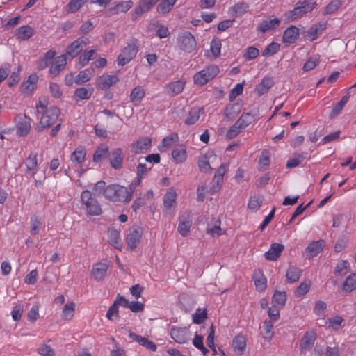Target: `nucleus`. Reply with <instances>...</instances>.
Instances as JSON below:
<instances>
[{"mask_svg":"<svg viewBox=\"0 0 356 356\" xmlns=\"http://www.w3.org/2000/svg\"><path fill=\"white\" fill-rule=\"evenodd\" d=\"M108 267L109 264L106 261L94 264L91 270L93 279L97 282L103 280L107 274Z\"/></svg>","mask_w":356,"mask_h":356,"instance_id":"obj_14","label":"nucleus"},{"mask_svg":"<svg viewBox=\"0 0 356 356\" xmlns=\"http://www.w3.org/2000/svg\"><path fill=\"white\" fill-rule=\"evenodd\" d=\"M302 275V270L296 266H290L286 273V281L289 283H295L299 280Z\"/></svg>","mask_w":356,"mask_h":356,"instance_id":"obj_41","label":"nucleus"},{"mask_svg":"<svg viewBox=\"0 0 356 356\" xmlns=\"http://www.w3.org/2000/svg\"><path fill=\"white\" fill-rule=\"evenodd\" d=\"M95 53V50L90 49L84 51L80 56L78 59V64L79 67H83L88 65L89 61L92 59V57Z\"/></svg>","mask_w":356,"mask_h":356,"instance_id":"obj_54","label":"nucleus"},{"mask_svg":"<svg viewBox=\"0 0 356 356\" xmlns=\"http://www.w3.org/2000/svg\"><path fill=\"white\" fill-rule=\"evenodd\" d=\"M81 199L85 206L86 214L90 216H97L102 213V209L95 196L88 190L81 193Z\"/></svg>","mask_w":356,"mask_h":356,"instance_id":"obj_4","label":"nucleus"},{"mask_svg":"<svg viewBox=\"0 0 356 356\" xmlns=\"http://www.w3.org/2000/svg\"><path fill=\"white\" fill-rule=\"evenodd\" d=\"M120 229L111 227L107 230L108 242L118 250L122 249V241L120 237Z\"/></svg>","mask_w":356,"mask_h":356,"instance_id":"obj_15","label":"nucleus"},{"mask_svg":"<svg viewBox=\"0 0 356 356\" xmlns=\"http://www.w3.org/2000/svg\"><path fill=\"white\" fill-rule=\"evenodd\" d=\"M47 100L45 98L40 99L36 104L37 112L42 114L40 121V126L37 128L38 131H42L44 129L51 126L57 120L60 110L56 106L47 108Z\"/></svg>","mask_w":356,"mask_h":356,"instance_id":"obj_2","label":"nucleus"},{"mask_svg":"<svg viewBox=\"0 0 356 356\" xmlns=\"http://www.w3.org/2000/svg\"><path fill=\"white\" fill-rule=\"evenodd\" d=\"M76 304L74 302H67L62 310L61 318L63 321H70L75 314Z\"/></svg>","mask_w":356,"mask_h":356,"instance_id":"obj_42","label":"nucleus"},{"mask_svg":"<svg viewBox=\"0 0 356 356\" xmlns=\"http://www.w3.org/2000/svg\"><path fill=\"white\" fill-rule=\"evenodd\" d=\"M341 0H332L325 7L323 14L324 15L335 13L341 6Z\"/></svg>","mask_w":356,"mask_h":356,"instance_id":"obj_60","label":"nucleus"},{"mask_svg":"<svg viewBox=\"0 0 356 356\" xmlns=\"http://www.w3.org/2000/svg\"><path fill=\"white\" fill-rule=\"evenodd\" d=\"M108 156L110 164L113 168L120 170L122 168L124 156L121 148L118 147L113 149Z\"/></svg>","mask_w":356,"mask_h":356,"instance_id":"obj_22","label":"nucleus"},{"mask_svg":"<svg viewBox=\"0 0 356 356\" xmlns=\"http://www.w3.org/2000/svg\"><path fill=\"white\" fill-rule=\"evenodd\" d=\"M25 165L26 170L29 172L34 170L38 166L37 154L31 153L29 157L26 159Z\"/></svg>","mask_w":356,"mask_h":356,"instance_id":"obj_63","label":"nucleus"},{"mask_svg":"<svg viewBox=\"0 0 356 356\" xmlns=\"http://www.w3.org/2000/svg\"><path fill=\"white\" fill-rule=\"evenodd\" d=\"M159 0H140L138 5L132 13V18L136 19L143 13L149 10Z\"/></svg>","mask_w":356,"mask_h":356,"instance_id":"obj_20","label":"nucleus"},{"mask_svg":"<svg viewBox=\"0 0 356 356\" xmlns=\"http://www.w3.org/2000/svg\"><path fill=\"white\" fill-rule=\"evenodd\" d=\"M179 139V136L177 134H172L165 138H163L161 144L159 146V149L160 151H165L166 149L172 147L176 141Z\"/></svg>","mask_w":356,"mask_h":356,"instance_id":"obj_46","label":"nucleus"},{"mask_svg":"<svg viewBox=\"0 0 356 356\" xmlns=\"http://www.w3.org/2000/svg\"><path fill=\"white\" fill-rule=\"evenodd\" d=\"M210 51L214 58H216L220 56L221 41L220 39L214 38L211 40L210 43Z\"/></svg>","mask_w":356,"mask_h":356,"instance_id":"obj_59","label":"nucleus"},{"mask_svg":"<svg viewBox=\"0 0 356 356\" xmlns=\"http://www.w3.org/2000/svg\"><path fill=\"white\" fill-rule=\"evenodd\" d=\"M31 119L24 113H19L15 118L17 134L19 136H26L31 128Z\"/></svg>","mask_w":356,"mask_h":356,"instance_id":"obj_9","label":"nucleus"},{"mask_svg":"<svg viewBox=\"0 0 356 356\" xmlns=\"http://www.w3.org/2000/svg\"><path fill=\"white\" fill-rule=\"evenodd\" d=\"M202 109L200 107L195 106L191 108L189 111L184 122L188 125H192L196 123L200 116Z\"/></svg>","mask_w":356,"mask_h":356,"instance_id":"obj_43","label":"nucleus"},{"mask_svg":"<svg viewBox=\"0 0 356 356\" xmlns=\"http://www.w3.org/2000/svg\"><path fill=\"white\" fill-rule=\"evenodd\" d=\"M350 269V264L346 260H342L339 262L335 267L334 274L337 275H343L346 274Z\"/></svg>","mask_w":356,"mask_h":356,"instance_id":"obj_61","label":"nucleus"},{"mask_svg":"<svg viewBox=\"0 0 356 356\" xmlns=\"http://www.w3.org/2000/svg\"><path fill=\"white\" fill-rule=\"evenodd\" d=\"M344 319L340 316H335L328 319L329 326L334 331L339 330L343 327Z\"/></svg>","mask_w":356,"mask_h":356,"instance_id":"obj_64","label":"nucleus"},{"mask_svg":"<svg viewBox=\"0 0 356 356\" xmlns=\"http://www.w3.org/2000/svg\"><path fill=\"white\" fill-rule=\"evenodd\" d=\"M316 339V333L314 331H307L301 339L300 346V352L305 353L313 347Z\"/></svg>","mask_w":356,"mask_h":356,"instance_id":"obj_21","label":"nucleus"},{"mask_svg":"<svg viewBox=\"0 0 356 356\" xmlns=\"http://www.w3.org/2000/svg\"><path fill=\"white\" fill-rule=\"evenodd\" d=\"M170 334L175 342L180 344L187 343L191 337L189 329L186 327L172 326L170 329Z\"/></svg>","mask_w":356,"mask_h":356,"instance_id":"obj_11","label":"nucleus"},{"mask_svg":"<svg viewBox=\"0 0 356 356\" xmlns=\"http://www.w3.org/2000/svg\"><path fill=\"white\" fill-rule=\"evenodd\" d=\"M232 346L235 353L241 355L246 348V339L243 336L237 335L233 339Z\"/></svg>","mask_w":356,"mask_h":356,"instance_id":"obj_39","label":"nucleus"},{"mask_svg":"<svg viewBox=\"0 0 356 356\" xmlns=\"http://www.w3.org/2000/svg\"><path fill=\"white\" fill-rule=\"evenodd\" d=\"M93 92V88H86L85 87H81L76 89L74 92V97L78 99L83 100L88 99L90 98Z\"/></svg>","mask_w":356,"mask_h":356,"instance_id":"obj_51","label":"nucleus"},{"mask_svg":"<svg viewBox=\"0 0 356 356\" xmlns=\"http://www.w3.org/2000/svg\"><path fill=\"white\" fill-rule=\"evenodd\" d=\"M287 300V295L285 291L275 290L272 297V305L280 308H283Z\"/></svg>","mask_w":356,"mask_h":356,"instance_id":"obj_38","label":"nucleus"},{"mask_svg":"<svg viewBox=\"0 0 356 356\" xmlns=\"http://www.w3.org/2000/svg\"><path fill=\"white\" fill-rule=\"evenodd\" d=\"M254 283L258 291L263 292L267 287V279L260 269L256 270L253 275Z\"/></svg>","mask_w":356,"mask_h":356,"instance_id":"obj_30","label":"nucleus"},{"mask_svg":"<svg viewBox=\"0 0 356 356\" xmlns=\"http://www.w3.org/2000/svg\"><path fill=\"white\" fill-rule=\"evenodd\" d=\"M152 166H147L145 163H139L136 167L137 177L135 183L133 184L135 187L140 184L143 176L146 175L149 170L152 169Z\"/></svg>","mask_w":356,"mask_h":356,"instance_id":"obj_49","label":"nucleus"},{"mask_svg":"<svg viewBox=\"0 0 356 356\" xmlns=\"http://www.w3.org/2000/svg\"><path fill=\"white\" fill-rule=\"evenodd\" d=\"M38 81V76L36 74L29 75L26 81H24L21 87L20 91L24 95H32L33 90L35 89Z\"/></svg>","mask_w":356,"mask_h":356,"instance_id":"obj_19","label":"nucleus"},{"mask_svg":"<svg viewBox=\"0 0 356 356\" xmlns=\"http://www.w3.org/2000/svg\"><path fill=\"white\" fill-rule=\"evenodd\" d=\"M214 159H216V155L213 152H207L201 154L197 160L199 170L202 172H210L213 170L210 163L213 162Z\"/></svg>","mask_w":356,"mask_h":356,"instance_id":"obj_13","label":"nucleus"},{"mask_svg":"<svg viewBox=\"0 0 356 356\" xmlns=\"http://www.w3.org/2000/svg\"><path fill=\"white\" fill-rule=\"evenodd\" d=\"M299 35V29L295 26H291L284 31L282 41L284 43L293 44L298 40Z\"/></svg>","mask_w":356,"mask_h":356,"instance_id":"obj_29","label":"nucleus"},{"mask_svg":"<svg viewBox=\"0 0 356 356\" xmlns=\"http://www.w3.org/2000/svg\"><path fill=\"white\" fill-rule=\"evenodd\" d=\"M143 235V229L139 226H134L131 227L127 234L126 243L127 248L133 250L136 248L140 242Z\"/></svg>","mask_w":356,"mask_h":356,"instance_id":"obj_10","label":"nucleus"},{"mask_svg":"<svg viewBox=\"0 0 356 356\" xmlns=\"http://www.w3.org/2000/svg\"><path fill=\"white\" fill-rule=\"evenodd\" d=\"M305 159L304 153L296 154L293 157L290 158L286 163L287 168H293L299 165Z\"/></svg>","mask_w":356,"mask_h":356,"instance_id":"obj_56","label":"nucleus"},{"mask_svg":"<svg viewBox=\"0 0 356 356\" xmlns=\"http://www.w3.org/2000/svg\"><path fill=\"white\" fill-rule=\"evenodd\" d=\"M356 289V273H351L345 280L343 284V290L346 292H352Z\"/></svg>","mask_w":356,"mask_h":356,"instance_id":"obj_50","label":"nucleus"},{"mask_svg":"<svg viewBox=\"0 0 356 356\" xmlns=\"http://www.w3.org/2000/svg\"><path fill=\"white\" fill-rule=\"evenodd\" d=\"M325 246V241L323 240H318L310 243L305 248V253L308 259L316 257L323 249Z\"/></svg>","mask_w":356,"mask_h":356,"instance_id":"obj_24","label":"nucleus"},{"mask_svg":"<svg viewBox=\"0 0 356 356\" xmlns=\"http://www.w3.org/2000/svg\"><path fill=\"white\" fill-rule=\"evenodd\" d=\"M316 6V1H311L309 0L297 2L292 10L285 13L284 19L286 22H294L302 18L307 13H311Z\"/></svg>","mask_w":356,"mask_h":356,"instance_id":"obj_3","label":"nucleus"},{"mask_svg":"<svg viewBox=\"0 0 356 356\" xmlns=\"http://www.w3.org/2000/svg\"><path fill=\"white\" fill-rule=\"evenodd\" d=\"M263 199L259 196H251L248 204V209L252 212L257 211L261 207Z\"/></svg>","mask_w":356,"mask_h":356,"instance_id":"obj_55","label":"nucleus"},{"mask_svg":"<svg viewBox=\"0 0 356 356\" xmlns=\"http://www.w3.org/2000/svg\"><path fill=\"white\" fill-rule=\"evenodd\" d=\"M280 49V44L277 42H271L269 44L262 52V56L268 57L276 54Z\"/></svg>","mask_w":356,"mask_h":356,"instance_id":"obj_62","label":"nucleus"},{"mask_svg":"<svg viewBox=\"0 0 356 356\" xmlns=\"http://www.w3.org/2000/svg\"><path fill=\"white\" fill-rule=\"evenodd\" d=\"M152 147V139L149 137H142L134 143L131 146V152L134 154H144L149 151Z\"/></svg>","mask_w":356,"mask_h":356,"instance_id":"obj_17","label":"nucleus"},{"mask_svg":"<svg viewBox=\"0 0 356 356\" xmlns=\"http://www.w3.org/2000/svg\"><path fill=\"white\" fill-rule=\"evenodd\" d=\"M135 186L131 184L129 188L112 184L106 186L103 195L105 198L113 202H129L133 196Z\"/></svg>","mask_w":356,"mask_h":356,"instance_id":"obj_1","label":"nucleus"},{"mask_svg":"<svg viewBox=\"0 0 356 356\" xmlns=\"http://www.w3.org/2000/svg\"><path fill=\"white\" fill-rule=\"evenodd\" d=\"M172 157L176 163H182L187 159L186 147L184 144L176 145L172 151Z\"/></svg>","mask_w":356,"mask_h":356,"instance_id":"obj_25","label":"nucleus"},{"mask_svg":"<svg viewBox=\"0 0 356 356\" xmlns=\"http://www.w3.org/2000/svg\"><path fill=\"white\" fill-rule=\"evenodd\" d=\"M177 42L179 48L186 53L192 52L196 47V40L189 31L179 33L177 38Z\"/></svg>","mask_w":356,"mask_h":356,"instance_id":"obj_7","label":"nucleus"},{"mask_svg":"<svg viewBox=\"0 0 356 356\" xmlns=\"http://www.w3.org/2000/svg\"><path fill=\"white\" fill-rule=\"evenodd\" d=\"M241 110V105L240 104H233L226 108L225 114L228 118L232 119L239 113Z\"/></svg>","mask_w":356,"mask_h":356,"instance_id":"obj_58","label":"nucleus"},{"mask_svg":"<svg viewBox=\"0 0 356 356\" xmlns=\"http://www.w3.org/2000/svg\"><path fill=\"white\" fill-rule=\"evenodd\" d=\"M86 151L83 147H78L70 155V161L73 165L77 166L83 163L86 159Z\"/></svg>","mask_w":356,"mask_h":356,"instance_id":"obj_31","label":"nucleus"},{"mask_svg":"<svg viewBox=\"0 0 356 356\" xmlns=\"http://www.w3.org/2000/svg\"><path fill=\"white\" fill-rule=\"evenodd\" d=\"M225 172L226 165L225 163H222L215 174L213 179V184L209 188L211 194H215L220 190L223 183V177Z\"/></svg>","mask_w":356,"mask_h":356,"instance_id":"obj_16","label":"nucleus"},{"mask_svg":"<svg viewBox=\"0 0 356 356\" xmlns=\"http://www.w3.org/2000/svg\"><path fill=\"white\" fill-rule=\"evenodd\" d=\"M284 250V246L283 244L273 243L270 245L269 250L265 252V258L268 261H276L280 257Z\"/></svg>","mask_w":356,"mask_h":356,"instance_id":"obj_26","label":"nucleus"},{"mask_svg":"<svg viewBox=\"0 0 356 356\" xmlns=\"http://www.w3.org/2000/svg\"><path fill=\"white\" fill-rule=\"evenodd\" d=\"M42 227V222L38 216H32L30 220V232L32 235H36Z\"/></svg>","mask_w":356,"mask_h":356,"instance_id":"obj_53","label":"nucleus"},{"mask_svg":"<svg viewBox=\"0 0 356 356\" xmlns=\"http://www.w3.org/2000/svg\"><path fill=\"white\" fill-rule=\"evenodd\" d=\"M281 23V20L275 17L273 19H268L263 20L257 26V31L265 33L266 32L274 30L275 28L278 27Z\"/></svg>","mask_w":356,"mask_h":356,"instance_id":"obj_27","label":"nucleus"},{"mask_svg":"<svg viewBox=\"0 0 356 356\" xmlns=\"http://www.w3.org/2000/svg\"><path fill=\"white\" fill-rule=\"evenodd\" d=\"M273 85V79L270 76H265L262 79L261 83L256 86L254 91L258 96H261L268 92Z\"/></svg>","mask_w":356,"mask_h":356,"instance_id":"obj_32","label":"nucleus"},{"mask_svg":"<svg viewBox=\"0 0 356 356\" xmlns=\"http://www.w3.org/2000/svg\"><path fill=\"white\" fill-rule=\"evenodd\" d=\"M327 22H321L312 26L307 32V39L312 42L316 40L318 35L326 29Z\"/></svg>","mask_w":356,"mask_h":356,"instance_id":"obj_33","label":"nucleus"},{"mask_svg":"<svg viewBox=\"0 0 356 356\" xmlns=\"http://www.w3.org/2000/svg\"><path fill=\"white\" fill-rule=\"evenodd\" d=\"M108 147L106 145H101L97 147L93 154L92 160L95 163L102 161L104 159L109 155Z\"/></svg>","mask_w":356,"mask_h":356,"instance_id":"obj_48","label":"nucleus"},{"mask_svg":"<svg viewBox=\"0 0 356 356\" xmlns=\"http://www.w3.org/2000/svg\"><path fill=\"white\" fill-rule=\"evenodd\" d=\"M193 225L192 213L189 211H184L179 217L177 232L183 237L189 235Z\"/></svg>","mask_w":356,"mask_h":356,"instance_id":"obj_8","label":"nucleus"},{"mask_svg":"<svg viewBox=\"0 0 356 356\" xmlns=\"http://www.w3.org/2000/svg\"><path fill=\"white\" fill-rule=\"evenodd\" d=\"M145 95V92L143 87L138 86L134 88L131 91L129 95L130 102L133 103L134 106H138L144 98Z\"/></svg>","mask_w":356,"mask_h":356,"instance_id":"obj_35","label":"nucleus"},{"mask_svg":"<svg viewBox=\"0 0 356 356\" xmlns=\"http://www.w3.org/2000/svg\"><path fill=\"white\" fill-rule=\"evenodd\" d=\"M88 42L84 41L81 38H79L69 44L65 49L66 58L73 59L81 54L83 48L86 46Z\"/></svg>","mask_w":356,"mask_h":356,"instance_id":"obj_12","label":"nucleus"},{"mask_svg":"<svg viewBox=\"0 0 356 356\" xmlns=\"http://www.w3.org/2000/svg\"><path fill=\"white\" fill-rule=\"evenodd\" d=\"M177 197V193L175 191H168L163 197V211L165 213H170L174 207Z\"/></svg>","mask_w":356,"mask_h":356,"instance_id":"obj_36","label":"nucleus"},{"mask_svg":"<svg viewBox=\"0 0 356 356\" xmlns=\"http://www.w3.org/2000/svg\"><path fill=\"white\" fill-rule=\"evenodd\" d=\"M311 286L312 281L310 280H305L301 282L296 289L294 295L298 298L305 296L309 291Z\"/></svg>","mask_w":356,"mask_h":356,"instance_id":"obj_47","label":"nucleus"},{"mask_svg":"<svg viewBox=\"0 0 356 356\" xmlns=\"http://www.w3.org/2000/svg\"><path fill=\"white\" fill-rule=\"evenodd\" d=\"M254 115L250 113H243L236 121V124L243 130L254 121Z\"/></svg>","mask_w":356,"mask_h":356,"instance_id":"obj_45","label":"nucleus"},{"mask_svg":"<svg viewBox=\"0 0 356 356\" xmlns=\"http://www.w3.org/2000/svg\"><path fill=\"white\" fill-rule=\"evenodd\" d=\"M67 64L66 55H60L52 62L49 72L51 76H56L64 70Z\"/></svg>","mask_w":356,"mask_h":356,"instance_id":"obj_23","label":"nucleus"},{"mask_svg":"<svg viewBox=\"0 0 356 356\" xmlns=\"http://www.w3.org/2000/svg\"><path fill=\"white\" fill-rule=\"evenodd\" d=\"M218 65L211 64L206 66L202 70L196 72L193 76L194 83L197 86H204L214 79L219 73Z\"/></svg>","mask_w":356,"mask_h":356,"instance_id":"obj_5","label":"nucleus"},{"mask_svg":"<svg viewBox=\"0 0 356 356\" xmlns=\"http://www.w3.org/2000/svg\"><path fill=\"white\" fill-rule=\"evenodd\" d=\"M250 8L248 3L245 2H238L230 7L228 13L232 17H239L246 13Z\"/></svg>","mask_w":356,"mask_h":356,"instance_id":"obj_34","label":"nucleus"},{"mask_svg":"<svg viewBox=\"0 0 356 356\" xmlns=\"http://www.w3.org/2000/svg\"><path fill=\"white\" fill-rule=\"evenodd\" d=\"M134 3L132 1H124L115 3V5L110 8L109 10L113 15L119 13H126L132 8Z\"/></svg>","mask_w":356,"mask_h":356,"instance_id":"obj_37","label":"nucleus"},{"mask_svg":"<svg viewBox=\"0 0 356 356\" xmlns=\"http://www.w3.org/2000/svg\"><path fill=\"white\" fill-rule=\"evenodd\" d=\"M119 81L116 75L102 74L97 81V87L102 90H106Z\"/></svg>","mask_w":356,"mask_h":356,"instance_id":"obj_18","label":"nucleus"},{"mask_svg":"<svg viewBox=\"0 0 356 356\" xmlns=\"http://www.w3.org/2000/svg\"><path fill=\"white\" fill-rule=\"evenodd\" d=\"M186 85V82L183 80H177L168 83L165 86V92L170 96H175L180 94Z\"/></svg>","mask_w":356,"mask_h":356,"instance_id":"obj_28","label":"nucleus"},{"mask_svg":"<svg viewBox=\"0 0 356 356\" xmlns=\"http://www.w3.org/2000/svg\"><path fill=\"white\" fill-rule=\"evenodd\" d=\"M33 29L29 25H26L19 27L17 29L15 35L17 39H18L19 40L24 41L29 40L30 38H31L33 35Z\"/></svg>","mask_w":356,"mask_h":356,"instance_id":"obj_40","label":"nucleus"},{"mask_svg":"<svg viewBox=\"0 0 356 356\" xmlns=\"http://www.w3.org/2000/svg\"><path fill=\"white\" fill-rule=\"evenodd\" d=\"M270 163V154L268 151L265 150L261 152V154L259 159V170H264Z\"/></svg>","mask_w":356,"mask_h":356,"instance_id":"obj_57","label":"nucleus"},{"mask_svg":"<svg viewBox=\"0 0 356 356\" xmlns=\"http://www.w3.org/2000/svg\"><path fill=\"white\" fill-rule=\"evenodd\" d=\"M177 0H161L156 6V11L162 15L171 11Z\"/></svg>","mask_w":356,"mask_h":356,"instance_id":"obj_44","label":"nucleus"},{"mask_svg":"<svg viewBox=\"0 0 356 356\" xmlns=\"http://www.w3.org/2000/svg\"><path fill=\"white\" fill-rule=\"evenodd\" d=\"M93 76V72L89 69H85L80 71L75 78V83L76 84H81L90 80Z\"/></svg>","mask_w":356,"mask_h":356,"instance_id":"obj_52","label":"nucleus"},{"mask_svg":"<svg viewBox=\"0 0 356 356\" xmlns=\"http://www.w3.org/2000/svg\"><path fill=\"white\" fill-rule=\"evenodd\" d=\"M138 51V40L136 39L131 40L118 55L117 58L118 65L124 66L129 63L136 57Z\"/></svg>","mask_w":356,"mask_h":356,"instance_id":"obj_6","label":"nucleus"}]
</instances>
